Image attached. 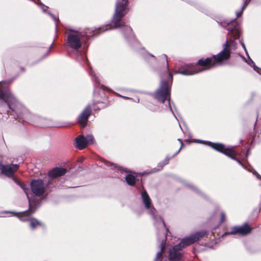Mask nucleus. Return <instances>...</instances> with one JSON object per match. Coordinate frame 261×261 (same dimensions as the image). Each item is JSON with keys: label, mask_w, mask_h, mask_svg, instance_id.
Listing matches in <instances>:
<instances>
[{"label": "nucleus", "mask_w": 261, "mask_h": 261, "mask_svg": "<svg viewBox=\"0 0 261 261\" xmlns=\"http://www.w3.org/2000/svg\"><path fill=\"white\" fill-rule=\"evenodd\" d=\"M215 19L222 27L228 31V34L233 39H227L222 44L223 49L218 54L206 59H199L196 65H187L185 69L175 71L176 74L184 75H192L210 70L216 66L223 65L230 57L231 50L236 49L237 43L234 40L238 39L241 35V29L237 18L215 17Z\"/></svg>", "instance_id": "obj_1"}, {"label": "nucleus", "mask_w": 261, "mask_h": 261, "mask_svg": "<svg viewBox=\"0 0 261 261\" xmlns=\"http://www.w3.org/2000/svg\"><path fill=\"white\" fill-rule=\"evenodd\" d=\"M0 98L7 104L9 109L16 113L18 117L27 121L35 118L34 115L18 101L13 94L5 89L2 83H0Z\"/></svg>", "instance_id": "obj_2"}, {"label": "nucleus", "mask_w": 261, "mask_h": 261, "mask_svg": "<svg viewBox=\"0 0 261 261\" xmlns=\"http://www.w3.org/2000/svg\"><path fill=\"white\" fill-rule=\"evenodd\" d=\"M141 195L145 208L148 210L149 214L152 216V218L160 224L161 231L163 233L161 237V239L159 240L161 250L157 253L154 259V261H159L162 258L163 252L165 249L166 241V235L165 232L168 231V229L166 228L165 223L163 219L160 216L156 215V210L151 205V199L147 192L145 190H143L141 192Z\"/></svg>", "instance_id": "obj_3"}, {"label": "nucleus", "mask_w": 261, "mask_h": 261, "mask_svg": "<svg viewBox=\"0 0 261 261\" xmlns=\"http://www.w3.org/2000/svg\"><path fill=\"white\" fill-rule=\"evenodd\" d=\"M64 28L67 47L72 50H77L82 47L84 35L80 31L75 30L71 27H65Z\"/></svg>", "instance_id": "obj_4"}, {"label": "nucleus", "mask_w": 261, "mask_h": 261, "mask_svg": "<svg viewBox=\"0 0 261 261\" xmlns=\"http://www.w3.org/2000/svg\"><path fill=\"white\" fill-rule=\"evenodd\" d=\"M173 76L170 73H169L167 81H162L160 83L159 88L154 93V98L159 102L164 103L166 100L169 101L170 109L172 111L170 107V88L172 82Z\"/></svg>", "instance_id": "obj_5"}, {"label": "nucleus", "mask_w": 261, "mask_h": 261, "mask_svg": "<svg viewBox=\"0 0 261 261\" xmlns=\"http://www.w3.org/2000/svg\"><path fill=\"white\" fill-rule=\"evenodd\" d=\"M122 18V17H112L111 22L108 25L105 30L121 28L123 35L127 39L132 41L135 40V38L133 33L132 29L130 27L124 24V22Z\"/></svg>", "instance_id": "obj_6"}, {"label": "nucleus", "mask_w": 261, "mask_h": 261, "mask_svg": "<svg viewBox=\"0 0 261 261\" xmlns=\"http://www.w3.org/2000/svg\"><path fill=\"white\" fill-rule=\"evenodd\" d=\"M198 142L211 146L214 149L220 152L231 159L236 161L241 166L245 168L244 165L239 160L236 159V155H237V153L234 150L233 147L226 148L223 144L213 143L210 141L198 140Z\"/></svg>", "instance_id": "obj_7"}, {"label": "nucleus", "mask_w": 261, "mask_h": 261, "mask_svg": "<svg viewBox=\"0 0 261 261\" xmlns=\"http://www.w3.org/2000/svg\"><path fill=\"white\" fill-rule=\"evenodd\" d=\"M198 142L211 146L214 149L220 152L231 159L236 161L241 166L245 168L244 165L239 160L236 159V155H237V153L234 150L233 147L226 148L223 144L213 143L210 141L198 140Z\"/></svg>", "instance_id": "obj_8"}, {"label": "nucleus", "mask_w": 261, "mask_h": 261, "mask_svg": "<svg viewBox=\"0 0 261 261\" xmlns=\"http://www.w3.org/2000/svg\"><path fill=\"white\" fill-rule=\"evenodd\" d=\"M206 232L205 231H201L192 234L191 236L184 238L181 240L180 242L178 244L180 246L184 248V247L191 245L196 241H198L200 239L203 238L206 234Z\"/></svg>", "instance_id": "obj_9"}, {"label": "nucleus", "mask_w": 261, "mask_h": 261, "mask_svg": "<svg viewBox=\"0 0 261 261\" xmlns=\"http://www.w3.org/2000/svg\"><path fill=\"white\" fill-rule=\"evenodd\" d=\"M31 188L33 194L36 196H42L45 191L44 183L40 179L33 180L31 182Z\"/></svg>", "instance_id": "obj_10"}, {"label": "nucleus", "mask_w": 261, "mask_h": 261, "mask_svg": "<svg viewBox=\"0 0 261 261\" xmlns=\"http://www.w3.org/2000/svg\"><path fill=\"white\" fill-rule=\"evenodd\" d=\"M251 231L252 228L247 223H245L242 226L233 227L230 232L224 233L222 235V237L229 234L234 235L236 234H239L241 236H246L250 233Z\"/></svg>", "instance_id": "obj_11"}, {"label": "nucleus", "mask_w": 261, "mask_h": 261, "mask_svg": "<svg viewBox=\"0 0 261 261\" xmlns=\"http://www.w3.org/2000/svg\"><path fill=\"white\" fill-rule=\"evenodd\" d=\"M31 202H32L31 206L30 207L29 206L30 212H29L28 211H25V212H20L18 213H16L14 211H3L2 212V213L14 214L16 217L19 218L20 219V220H21V221H23V222H25L28 220L30 221V219L32 218H31V214L34 213L36 210L35 208H34V209L33 208V204H34L33 201H32Z\"/></svg>", "instance_id": "obj_12"}, {"label": "nucleus", "mask_w": 261, "mask_h": 261, "mask_svg": "<svg viewBox=\"0 0 261 261\" xmlns=\"http://www.w3.org/2000/svg\"><path fill=\"white\" fill-rule=\"evenodd\" d=\"M19 168L18 164H7L4 165L0 164V171L1 173L6 176L12 178L13 179L14 173Z\"/></svg>", "instance_id": "obj_13"}, {"label": "nucleus", "mask_w": 261, "mask_h": 261, "mask_svg": "<svg viewBox=\"0 0 261 261\" xmlns=\"http://www.w3.org/2000/svg\"><path fill=\"white\" fill-rule=\"evenodd\" d=\"M92 112L91 106L88 105L82 111L77 118L78 123L83 127L87 125L89 117Z\"/></svg>", "instance_id": "obj_14"}, {"label": "nucleus", "mask_w": 261, "mask_h": 261, "mask_svg": "<svg viewBox=\"0 0 261 261\" xmlns=\"http://www.w3.org/2000/svg\"><path fill=\"white\" fill-rule=\"evenodd\" d=\"M182 249L178 244L174 246L170 249L169 255L170 261H180L182 257Z\"/></svg>", "instance_id": "obj_15"}, {"label": "nucleus", "mask_w": 261, "mask_h": 261, "mask_svg": "<svg viewBox=\"0 0 261 261\" xmlns=\"http://www.w3.org/2000/svg\"><path fill=\"white\" fill-rule=\"evenodd\" d=\"M127 1L118 0L116 9V15L117 16H123L127 14L128 11L126 6Z\"/></svg>", "instance_id": "obj_16"}, {"label": "nucleus", "mask_w": 261, "mask_h": 261, "mask_svg": "<svg viewBox=\"0 0 261 261\" xmlns=\"http://www.w3.org/2000/svg\"><path fill=\"white\" fill-rule=\"evenodd\" d=\"M186 186L188 187L192 191L197 194L199 196L202 197L205 199H209V196L205 193L200 190L197 187L193 185L192 182L187 181L185 183Z\"/></svg>", "instance_id": "obj_17"}, {"label": "nucleus", "mask_w": 261, "mask_h": 261, "mask_svg": "<svg viewBox=\"0 0 261 261\" xmlns=\"http://www.w3.org/2000/svg\"><path fill=\"white\" fill-rule=\"evenodd\" d=\"M65 173L66 170L65 169L56 167L50 170L48 174L49 176L56 178L58 176L63 175Z\"/></svg>", "instance_id": "obj_18"}, {"label": "nucleus", "mask_w": 261, "mask_h": 261, "mask_svg": "<svg viewBox=\"0 0 261 261\" xmlns=\"http://www.w3.org/2000/svg\"><path fill=\"white\" fill-rule=\"evenodd\" d=\"M13 180L23 190L24 192L25 193L28 199L29 200L30 206L31 207L32 205V201L30 200V197L29 196V189L26 187L24 183L21 182L18 179H16L15 177H13Z\"/></svg>", "instance_id": "obj_19"}, {"label": "nucleus", "mask_w": 261, "mask_h": 261, "mask_svg": "<svg viewBox=\"0 0 261 261\" xmlns=\"http://www.w3.org/2000/svg\"><path fill=\"white\" fill-rule=\"evenodd\" d=\"M75 140L76 143V147L80 149H82L85 148L87 145L85 141V137L82 135L78 136L76 138Z\"/></svg>", "instance_id": "obj_20"}, {"label": "nucleus", "mask_w": 261, "mask_h": 261, "mask_svg": "<svg viewBox=\"0 0 261 261\" xmlns=\"http://www.w3.org/2000/svg\"><path fill=\"white\" fill-rule=\"evenodd\" d=\"M170 159V158L167 156L162 162L158 164V169L154 168L151 170V171H150L149 173H147V174H148L149 173H153L161 170L165 165L168 164Z\"/></svg>", "instance_id": "obj_21"}, {"label": "nucleus", "mask_w": 261, "mask_h": 261, "mask_svg": "<svg viewBox=\"0 0 261 261\" xmlns=\"http://www.w3.org/2000/svg\"><path fill=\"white\" fill-rule=\"evenodd\" d=\"M42 226V223L38 220L34 218L30 219V227L32 229H35L38 226Z\"/></svg>", "instance_id": "obj_22"}, {"label": "nucleus", "mask_w": 261, "mask_h": 261, "mask_svg": "<svg viewBox=\"0 0 261 261\" xmlns=\"http://www.w3.org/2000/svg\"><path fill=\"white\" fill-rule=\"evenodd\" d=\"M106 165L107 166L110 167L111 169H116L118 170H119L121 171V173L123 172H126L128 173V170H127L126 169L123 168L117 165L114 164L113 163H111L109 162H106Z\"/></svg>", "instance_id": "obj_23"}, {"label": "nucleus", "mask_w": 261, "mask_h": 261, "mask_svg": "<svg viewBox=\"0 0 261 261\" xmlns=\"http://www.w3.org/2000/svg\"><path fill=\"white\" fill-rule=\"evenodd\" d=\"M127 184L129 186H134L136 183L135 177L130 174H127L125 177Z\"/></svg>", "instance_id": "obj_24"}, {"label": "nucleus", "mask_w": 261, "mask_h": 261, "mask_svg": "<svg viewBox=\"0 0 261 261\" xmlns=\"http://www.w3.org/2000/svg\"><path fill=\"white\" fill-rule=\"evenodd\" d=\"M249 60L247 62V64L249 65L250 66L252 67L255 71H256L258 73H260L259 70H260L258 67L255 65V63L252 60V59L248 57Z\"/></svg>", "instance_id": "obj_25"}, {"label": "nucleus", "mask_w": 261, "mask_h": 261, "mask_svg": "<svg viewBox=\"0 0 261 261\" xmlns=\"http://www.w3.org/2000/svg\"><path fill=\"white\" fill-rule=\"evenodd\" d=\"M85 141L87 144L92 143L93 142V137L91 135H88L85 137Z\"/></svg>", "instance_id": "obj_26"}, {"label": "nucleus", "mask_w": 261, "mask_h": 261, "mask_svg": "<svg viewBox=\"0 0 261 261\" xmlns=\"http://www.w3.org/2000/svg\"><path fill=\"white\" fill-rule=\"evenodd\" d=\"M240 44H241L242 47L243 48V49H244L245 51V53L246 54V55L249 57V54H248V53L247 51V50L245 47V43L244 42V41L242 39L240 40Z\"/></svg>", "instance_id": "obj_27"}, {"label": "nucleus", "mask_w": 261, "mask_h": 261, "mask_svg": "<svg viewBox=\"0 0 261 261\" xmlns=\"http://www.w3.org/2000/svg\"><path fill=\"white\" fill-rule=\"evenodd\" d=\"M90 70H91V71H90V75L92 76H94V78H95V81L97 83H99V81H98V77L96 76V74L94 72V71L92 70V69L90 67Z\"/></svg>", "instance_id": "obj_28"}, {"label": "nucleus", "mask_w": 261, "mask_h": 261, "mask_svg": "<svg viewBox=\"0 0 261 261\" xmlns=\"http://www.w3.org/2000/svg\"><path fill=\"white\" fill-rule=\"evenodd\" d=\"M150 58L152 59V61H156V58L154 56H153L152 54H148L146 56V59H147V60H150Z\"/></svg>", "instance_id": "obj_29"}, {"label": "nucleus", "mask_w": 261, "mask_h": 261, "mask_svg": "<svg viewBox=\"0 0 261 261\" xmlns=\"http://www.w3.org/2000/svg\"><path fill=\"white\" fill-rule=\"evenodd\" d=\"M178 141L180 142V143L181 144V146H180V148L173 155L172 157L175 156L179 152V151H180L182 147L184 145L183 143H182V141L181 140V139H178Z\"/></svg>", "instance_id": "obj_30"}, {"label": "nucleus", "mask_w": 261, "mask_h": 261, "mask_svg": "<svg viewBox=\"0 0 261 261\" xmlns=\"http://www.w3.org/2000/svg\"><path fill=\"white\" fill-rule=\"evenodd\" d=\"M225 220V214L224 212H221L220 215V223H223Z\"/></svg>", "instance_id": "obj_31"}, {"label": "nucleus", "mask_w": 261, "mask_h": 261, "mask_svg": "<svg viewBox=\"0 0 261 261\" xmlns=\"http://www.w3.org/2000/svg\"><path fill=\"white\" fill-rule=\"evenodd\" d=\"M161 58H162V59H164V60H166V69H167L168 72H169V65H168V63L166 55H164V54L162 55V56H161Z\"/></svg>", "instance_id": "obj_32"}, {"label": "nucleus", "mask_w": 261, "mask_h": 261, "mask_svg": "<svg viewBox=\"0 0 261 261\" xmlns=\"http://www.w3.org/2000/svg\"><path fill=\"white\" fill-rule=\"evenodd\" d=\"M253 174L256 176V178L261 180V176L255 170L253 171Z\"/></svg>", "instance_id": "obj_33"}, {"label": "nucleus", "mask_w": 261, "mask_h": 261, "mask_svg": "<svg viewBox=\"0 0 261 261\" xmlns=\"http://www.w3.org/2000/svg\"><path fill=\"white\" fill-rule=\"evenodd\" d=\"M54 20L56 22V30H57V27L58 25V23L60 22V20L59 19V17H54Z\"/></svg>", "instance_id": "obj_34"}, {"label": "nucleus", "mask_w": 261, "mask_h": 261, "mask_svg": "<svg viewBox=\"0 0 261 261\" xmlns=\"http://www.w3.org/2000/svg\"><path fill=\"white\" fill-rule=\"evenodd\" d=\"M51 46H50V48H51ZM50 48L47 49V51L45 54V56H47L50 51Z\"/></svg>", "instance_id": "obj_35"}, {"label": "nucleus", "mask_w": 261, "mask_h": 261, "mask_svg": "<svg viewBox=\"0 0 261 261\" xmlns=\"http://www.w3.org/2000/svg\"><path fill=\"white\" fill-rule=\"evenodd\" d=\"M242 59L246 63H247V62L248 61V60H247V59L244 57H242Z\"/></svg>", "instance_id": "obj_36"}, {"label": "nucleus", "mask_w": 261, "mask_h": 261, "mask_svg": "<svg viewBox=\"0 0 261 261\" xmlns=\"http://www.w3.org/2000/svg\"><path fill=\"white\" fill-rule=\"evenodd\" d=\"M121 96V97H123V98H125V99H129V98H128V97H127L122 96Z\"/></svg>", "instance_id": "obj_37"}, {"label": "nucleus", "mask_w": 261, "mask_h": 261, "mask_svg": "<svg viewBox=\"0 0 261 261\" xmlns=\"http://www.w3.org/2000/svg\"><path fill=\"white\" fill-rule=\"evenodd\" d=\"M43 11H45L44 7V6H43Z\"/></svg>", "instance_id": "obj_38"}]
</instances>
